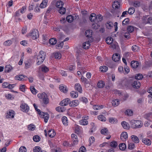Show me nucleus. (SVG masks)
Here are the masks:
<instances>
[{"label": "nucleus", "mask_w": 152, "mask_h": 152, "mask_svg": "<svg viewBox=\"0 0 152 152\" xmlns=\"http://www.w3.org/2000/svg\"><path fill=\"white\" fill-rule=\"evenodd\" d=\"M27 35L28 37H30L33 40H36L39 37V31L36 29H33L30 31Z\"/></svg>", "instance_id": "f257e3e1"}, {"label": "nucleus", "mask_w": 152, "mask_h": 152, "mask_svg": "<svg viewBox=\"0 0 152 152\" xmlns=\"http://www.w3.org/2000/svg\"><path fill=\"white\" fill-rule=\"evenodd\" d=\"M142 125V123L140 121L132 120L131 121V126L133 128H140L141 127Z\"/></svg>", "instance_id": "f03ea898"}, {"label": "nucleus", "mask_w": 152, "mask_h": 152, "mask_svg": "<svg viewBox=\"0 0 152 152\" xmlns=\"http://www.w3.org/2000/svg\"><path fill=\"white\" fill-rule=\"evenodd\" d=\"M71 137L72 141H71V145H72V147H73L78 144V140L77 136L75 134H71Z\"/></svg>", "instance_id": "7ed1b4c3"}, {"label": "nucleus", "mask_w": 152, "mask_h": 152, "mask_svg": "<svg viewBox=\"0 0 152 152\" xmlns=\"http://www.w3.org/2000/svg\"><path fill=\"white\" fill-rule=\"evenodd\" d=\"M40 117L44 118V121L46 123L47 122L49 118V116L48 113H45L44 112H39V115Z\"/></svg>", "instance_id": "20e7f679"}, {"label": "nucleus", "mask_w": 152, "mask_h": 152, "mask_svg": "<svg viewBox=\"0 0 152 152\" xmlns=\"http://www.w3.org/2000/svg\"><path fill=\"white\" fill-rule=\"evenodd\" d=\"M70 100L69 98H66L61 101L60 103L59 104L61 106L67 105L70 102Z\"/></svg>", "instance_id": "39448f33"}, {"label": "nucleus", "mask_w": 152, "mask_h": 152, "mask_svg": "<svg viewBox=\"0 0 152 152\" xmlns=\"http://www.w3.org/2000/svg\"><path fill=\"white\" fill-rule=\"evenodd\" d=\"M15 115L14 111L12 110H10L6 113V117L7 118L14 117Z\"/></svg>", "instance_id": "423d86ee"}, {"label": "nucleus", "mask_w": 152, "mask_h": 152, "mask_svg": "<svg viewBox=\"0 0 152 152\" xmlns=\"http://www.w3.org/2000/svg\"><path fill=\"white\" fill-rule=\"evenodd\" d=\"M131 85L134 88L136 89H138L140 86V83L138 80L134 81L133 83L132 82Z\"/></svg>", "instance_id": "0eeeda50"}, {"label": "nucleus", "mask_w": 152, "mask_h": 152, "mask_svg": "<svg viewBox=\"0 0 152 152\" xmlns=\"http://www.w3.org/2000/svg\"><path fill=\"white\" fill-rule=\"evenodd\" d=\"M59 88L61 92L64 93H67L68 91V89L66 86L63 84L59 85Z\"/></svg>", "instance_id": "6e6552de"}, {"label": "nucleus", "mask_w": 152, "mask_h": 152, "mask_svg": "<svg viewBox=\"0 0 152 152\" xmlns=\"http://www.w3.org/2000/svg\"><path fill=\"white\" fill-rule=\"evenodd\" d=\"M139 65V62L134 60L132 61L130 63L132 69H136L138 67Z\"/></svg>", "instance_id": "1a4fd4ad"}, {"label": "nucleus", "mask_w": 152, "mask_h": 152, "mask_svg": "<svg viewBox=\"0 0 152 152\" xmlns=\"http://www.w3.org/2000/svg\"><path fill=\"white\" fill-rule=\"evenodd\" d=\"M90 20L94 23L97 22H98V19L96 18V14L95 13H92L90 15L89 17Z\"/></svg>", "instance_id": "9d476101"}, {"label": "nucleus", "mask_w": 152, "mask_h": 152, "mask_svg": "<svg viewBox=\"0 0 152 152\" xmlns=\"http://www.w3.org/2000/svg\"><path fill=\"white\" fill-rule=\"evenodd\" d=\"M21 110L26 112H27L29 110V107L28 105L25 104H23L20 105Z\"/></svg>", "instance_id": "9b49d317"}, {"label": "nucleus", "mask_w": 152, "mask_h": 152, "mask_svg": "<svg viewBox=\"0 0 152 152\" xmlns=\"http://www.w3.org/2000/svg\"><path fill=\"white\" fill-rule=\"evenodd\" d=\"M112 58L114 61H118L120 59V55L118 53H116L113 55Z\"/></svg>", "instance_id": "f8f14e48"}, {"label": "nucleus", "mask_w": 152, "mask_h": 152, "mask_svg": "<svg viewBox=\"0 0 152 152\" xmlns=\"http://www.w3.org/2000/svg\"><path fill=\"white\" fill-rule=\"evenodd\" d=\"M40 55H38L37 60V65H39L42 64L45 59L43 57H40Z\"/></svg>", "instance_id": "ddd939ff"}, {"label": "nucleus", "mask_w": 152, "mask_h": 152, "mask_svg": "<svg viewBox=\"0 0 152 152\" xmlns=\"http://www.w3.org/2000/svg\"><path fill=\"white\" fill-rule=\"evenodd\" d=\"M13 69V67L10 64L6 65L4 68V72L6 73H9Z\"/></svg>", "instance_id": "4468645a"}, {"label": "nucleus", "mask_w": 152, "mask_h": 152, "mask_svg": "<svg viewBox=\"0 0 152 152\" xmlns=\"http://www.w3.org/2000/svg\"><path fill=\"white\" fill-rule=\"evenodd\" d=\"M88 119V117H85L84 119L80 120V123L81 125H86L88 124V123L87 121Z\"/></svg>", "instance_id": "2eb2a0df"}, {"label": "nucleus", "mask_w": 152, "mask_h": 152, "mask_svg": "<svg viewBox=\"0 0 152 152\" xmlns=\"http://www.w3.org/2000/svg\"><path fill=\"white\" fill-rule=\"evenodd\" d=\"M75 88L76 90L78 91L80 93H82V88L80 84H76L75 86Z\"/></svg>", "instance_id": "dca6fc26"}, {"label": "nucleus", "mask_w": 152, "mask_h": 152, "mask_svg": "<svg viewBox=\"0 0 152 152\" xmlns=\"http://www.w3.org/2000/svg\"><path fill=\"white\" fill-rule=\"evenodd\" d=\"M75 17L76 18V16L74 17L71 15H69L66 17V19L68 22L69 23H71L73 21L74 19H76Z\"/></svg>", "instance_id": "f3484780"}, {"label": "nucleus", "mask_w": 152, "mask_h": 152, "mask_svg": "<svg viewBox=\"0 0 152 152\" xmlns=\"http://www.w3.org/2000/svg\"><path fill=\"white\" fill-rule=\"evenodd\" d=\"M121 139L123 141H125L128 138V134L126 132H124L121 134L120 137Z\"/></svg>", "instance_id": "a211bd4d"}, {"label": "nucleus", "mask_w": 152, "mask_h": 152, "mask_svg": "<svg viewBox=\"0 0 152 152\" xmlns=\"http://www.w3.org/2000/svg\"><path fill=\"white\" fill-rule=\"evenodd\" d=\"M64 3L61 1L59 0L57 1L56 3V7L60 8H62L64 5Z\"/></svg>", "instance_id": "6ab92c4d"}, {"label": "nucleus", "mask_w": 152, "mask_h": 152, "mask_svg": "<svg viewBox=\"0 0 152 152\" xmlns=\"http://www.w3.org/2000/svg\"><path fill=\"white\" fill-rule=\"evenodd\" d=\"M48 1V0H43L42 3L40 4V7L41 8H45L47 5Z\"/></svg>", "instance_id": "aec40b11"}, {"label": "nucleus", "mask_w": 152, "mask_h": 152, "mask_svg": "<svg viewBox=\"0 0 152 152\" xmlns=\"http://www.w3.org/2000/svg\"><path fill=\"white\" fill-rule=\"evenodd\" d=\"M92 31L91 30H88L86 31L85 33V36L88 38L92 37Z\"/></svg>", "instance_id": "412c9836"}, {"label": "nucleus", "mask_w": 152, "mask_h": 152, "mask_svg": "<svg viewBox=\"0 0 152 152\" xmlns=\"http://www.w3.org/2000/svg\"><path fill=\"white\" fill-rule=\"evenodd\" d=\"M61 120L63 124L65 126L68 125V122L67 117L65 116L61 118Z\"/></svg>", "instance_id": "4be33fe9"}, {"label": "nucleus", "mask_w": 152, "mask_h": 152, "mask_svg": "<svg viewBox=\"0 0 152 152\" xmlns=\"http://www.w3.org/2000/svg\"><path fill=\"white\" fill-rule=\"evenodd\" d=\"M131 139L132 141L135 143H137L139 142V140L138 138L135 135H132L131 136Z\"/></svg>", "instance_id": "5701e85b"}, {"label": "nucleus", "mask_w": 152, "mask_h": 152, "mask_svg": "<svg viewBox=\"0 0 152 152\" xmlns=\"http://www.w3.org/2000/svg\"><path fill=\"white\" fill-rule=\"evenodd\" d=\"M121 125L125 129H129L130 128L129 124L126 121H123L121 122Z\"/></svg>", "instance_id": "b1692460"}, {"label": "nucleus", "mask_w": 152, "mask_h": 152, "mask_svg": "<svg viewBox=\"0 0 152 152\" xmlns=\"http://www.w3.org/2000/svg\"><path fill=\"white\" fill-rule=\"evenodd\" d=\"M112 7L114 9H118L120 7L119 2L117 1H114L113 3Z\"/></svg>", "instance_id": "393cba45"}, {"label": "nucleus", "mask_w": 152, "mask_h": 152, "mask_svg": "<svg viewBox=\"0 0 152 152\" xmlns=\"http://www.w3.org/2000/svg\"><path fill=\"white\" fill-rule=\"evenodd\" d=\"M90 44L89 41L83 43V48L85 49H88L90 46Z\"/></svg>", "instance_id": "a878e982"}, {"label": "nucleus", "mask_w": 152, "mask_h": 152, "mask_svg": "<svg viewBox=\"0 0 152 152\" xmlns=\"http://www.w3.org/2000/svg\"><path fill=\"white\" fill-rule=\"evenodd\" d=\"M48 136L51 138L53 137L56 135L55 132L52 129L49 130L48 132Z\"/></svg>", "instance_id": "bb28decb"}, {"label": "nucleus", "mask_w": 152, "mask_h": 152, "mask_svg": "<svg viewBox=\"0 0 152 152\" xmlns=\"http://www.w3.org/2000/svg\"><path fill=\"white\" fill-rule=\"evenodd\" d=\"M99 70L102 72H106L108 69V67L105 66H101L99 67Z\"/></svg>", "instance_id": "cd10ccee"}, {"label": "nucleus", "mask_w": 152, "mask_h": 152, "mask_svg": "<svg viewBox=\"0 0 152 152\" xmlns=\"http://www.w3.org/2000/svg\"><path fill=\"white\" fill-rule=\"evenodd\" d=\"M105 84L104 82L102 80H100L97 83V86L98 88H101L104 86Z\"/></svg>", "instance_id": "c85d7f7f"}, {"label": "nucleus", "mask_w": 152, "mask_h": 152, "mask_svg": "<svg viewBox=\"0 0 152 152\" xmlns=\"http://www.w3.org/2000/svg\"><path fill=\"white\" fill-rule=\"evenodd\" d=\"M142 141L143 142L147 145H151V141L149 139L145 138L144 139H142Z\"/></svg>", "instance_id": "c756f323"}, {"label": "nucleus", "mask_w": 152, "mask_h": 152, "mask_svg": "<svg viewBox=\"0 0 152 152\" xmlns=\"http://www.w3.org/2000/svg\"><path fill=\"white\" fill-rule=\"evenodd\" d=\"M113 24L111 21H108L106 23V26L107 28L108 29H111L113 26Z\"/></svg>", "instance_id": "7c9ffc66"}, {"label": "nucleus", "mask_w": 152, "mask_h": 152, "mask_svg": "<svg viewBox=\"0 0 152 152\" xmlns=\"http://www.w3.org/2000/svg\"><path fill=\"white\" fill-rule=\"evenodd\" d=\"M132 50L134 52H138L140 51V48L138 46L134 45L132 46Z\"/></svg>", "instance_id": "2f4dec72"}, {"label": "nucleus", "mask_w": 152, "mask_h": 152, "mask_svg": "<svg viewBox=\"0 0 152 152\" xmlns=\"http://www.w3.org/2000/svg\"><path fill=\"white\" fill-rule=\"evenodd\" d=\"M113 38L111 37H107L106 39V42L108 44H111L113 42Z\"/></svg>", "instance_id": "473e14b6"}, {"label": "nucleus", "mask_w": 152, "mask_h": 152, "mask_svg": "<svg viewBox=\"0 0 152 152\" xmlns=\"http://www.w3.org/2000/svg\"><path fill=\"white\" fill-rule=\"evenodd\" d=\"M112 103L113 106L116 107L119 104V101L118 99H115L113 100Z\"/></svg>", "instance_id": "72a5a7b5"}, {"label": "nucleus", "mask_w": 152, "mask_h": 152, "mask_svg": "<svg viewBox=\"0 0 152 152\" xmlns=\"http://www.w3.org/2000/svg\"><path fill=\"white\" fill-rule=\"evenodd\" d=\"M120 149L122 151L125 150L126 148V145L124 143H121L119 146Z\"/></svg>", "instance_id": "f704fd0d"}, {"label": "nucleus", "mask_w": 152, "mask_h": 152, "mask_svg": "<svg viewBox=\"0 0 152 152\" xmlns=\"http://www.w3.org/2000/svg\"><path fill=\"white\" fill-rule=\"evenodd\" d=\"M104 107V106L103 105H94L93 108L94 110H101Z\"/></svg>", "instance_id": "c9c22d12"}, {"label": "nucleus", "mask_w": 152, "mask_h": 152, "mask_svg": "<svg viewBox=\"0 0 152 152\" xmlns=\"http://www.w3.org/2000/svg\"><path fill=\"white\" fill-rule=\"evenodd\" d=\"M124 70L123 72L125 74H128L130 71L129 67L127 65L124 66Z\"/></svg>", "instance_id": "e433bc0d"}, {"label": "nucleus", "mask_w": 152, "mask_h": 152, "mask_svg": "<svg viewBox=\"0 0 152 152\" xmlns=\"http://www.w3.org/2000/svg\"><path fill=\"white\" fill-rule=\"evenodd\" d=\"M56 110L58 112H63L65 110V109L64 107H61L60 106H58L56 108Z\"/></svg>", "instance_id": "4c0bfd02"}, {"label": "nucleus", "mask_w": 152, "mask_h": 152, "mask_svg": "<svg viewBox=\"0 0 152 152\" xmlns=\"http://www.w3.org/2000/svg\"><path fill=\"white\" fill-rule=\"evenodd\" d=\"M135 147V144L133 143H129L128 144V148L129 150H132L134 149Z\"/></svg>", "instance_id": "58836bf2"}, {"label": "nucleus", "mask_w": 152, "mask_h": 152, "mask_svg": "<svg viewBox=\"0 0 152 152\" xmlns=\"http://www.w3.org/2000/svg\"><path fill=\"white\" fill-rule=\"evenodd\" d=\"M57 42L56 39L55 38H52L50 39L49 41V43L51 45H54Z\"/></svg>", "instance_id": "ea45409f"}, {"label": "nucleus", "mask_w": 152, "mask_h": 152, "mask_svg": "<svg viewBox=\"0 0 152 152\" xmlns=\"http://www.w3.org/2000/svg\"><path fill=\"white\" fill-rule=\"evenodd\" d=\"M127 30L129 33H131L134 30V27L131 26H129L127 27Z\"/></svg>", "instance_id": "a19ab883"}, {"label": "nucleus", "mask_w": 152, "mask_h": 152, "mask_svg": "<svg viewBox=\"0 0 152 152\" xmlns=\"http://www.w3.org/2000/svg\"><path fill=\"white\" fill-rule=\"evenodd\" d=\"M30 90L31 93L34 95H36L37 93V90L32 86L30 87Z\"/></svg>", "instance_id": "79ce46f5"}, {"label": "nucleus", "mask_w": 152, "mask_h": 152, "mask_svg": "<svg viewBox=\"0 0 152 152\" xmlns=\"http://www.w3.org/2000/svg\"><path fill=\"white\" fill-rule=\"evenodd\" d=\"M42 101L45 104H47L49 102V99L47 96H43Z\"/></svg>", "instance_id": "37998d69"}, {"label": "nucleus", "mask_w": 152, "mask_h": 152, "mask_svg": "<svg viewBox=\"0 0 152 152\" xmlns=\"http://www.w3.org/2000/svg\"><path fill=\"white\" fill-rule=\"evenodd\" d=\"M101 133L102 134L104 135H107L108 134V131L106 128H104L102 129L101 131Z\"/></svg>", "instance_id": "c03bdc74"}, {"label": "nucleus", "mask_w": 152, "mask_h": 152, "mask_svg": "<svg viewBox=\"0 0 152 152\" xmlns=\"http://www.w3.org/2000/svg\"><path fill=\"white\" fill-rule=\"evenodd\" d=\"M76 66L75 65H70L69 66V70L71 72H73L75 70Z\"/></svg>", "instance_id": "a18cd8bd"}, {"label": "nucleus", "mask_w": 152, "mask_h": 152, "mask_svg": "<svg viewBox=\"0 0 152 152\" xmlns=\"http://www.w3.org/2000/svg\"><path fill=\"white\" fill-rule=\"evenodd\" d=\"M33 151L34 152H41V149L40 147L37 146L34 148Z\"/></svg>", "instance_id": "49530a36"}, {"label": "nucleus", "mask_w": 152, "mask_h": 152, "mask_svg": "<svg viewBox=\"0 0 152 152\" xmlns=\"http://www.w3.org/2000/svg\"><path fill=\"white\" fill-rule=\"evenodd\" d=\"M66 11V9L65 8L63 7L62 8H60L58 10L59 12L61 14H64Z\"/></svg>", "instance_id": "de8ad7c7"}, {"label": "nucleus", "mask_w": 152, "mask_h": 152, "mask_svg": "<svg viewBox=\"0 0 152 152\" xmlns=\"http://www.w3.org/2000/svg\"><path fill=\"white\" fill-rule=\"evenodd\" d=\"M70 104H71V105L74 107H75L78 105L79 102L77 100H75L74 101H72V102L70 103Z\"/></svg>", "instance_id": "09e8293b"}, {"label": "nucleus", "mask_w": 152, "mask_h": 152, "mask_svg": "<svg viewBox=\"0 0 152 152\" xmlns=\"http://www.w3.org/2000/svg\"><path fill=\"white\" fill-rule=\"evenodd\" d=\"M135 11V9L133 7L129 8L128 10V13L130 15L133 14Z\"/></svg>", "instance_id": "8fccbe9b"}, {"label": "nucleus", "mask_w": 152, "mask_h": 152, "mask_svg": "<svg viewBox=\"0 0 152 152\" xmlns=\"http://www.w3.org/2000/svg\"><path fill=\"white\" fill-rule=\"evenodd\" d=\"M118 144L117 142L115 141H113L110 143V146L114 148H116Z\"/></svg>", "instance_id": "3c124183"}, {"label": "nucleus", "mask_w": 152, "mask_h": 152, "mask_svg": "<svg viewBox=\"0 0 152 152\" xmlns=\"http://www.w3.org/2000/svg\"><path fill=\"white\" fill-rule=\"evenodd\" d=\"M35 128L36 127L35 125L33 124H30L29 125H28V129L29 130L31 131L34 130V129H35Z\"/></svg>", "instance_id": "603ef678"}, {"label": "nucleus", "mask_w": 152, "mask_h": 152, "mask_svg": "<svg viewBox=\"0 0 152 152\" xmlns=\"http://www.w3.org/2000/svg\"><path fill=\"white\" fill-rule=\"evenodd\" d=\"M98 118L99 120L102 121H105L106 120V118L102 115H100L98 116Z\"/></svg>", "instance_id": "864d4df0"}, {"label": "nucleus", "mask_w": 152, "mask_h": 152, "mask_svg": "<svg viewBox=\"0 0 152 152\" xmlns=\"http://www.w3.org/2000/svg\"><path fill=\"white\" fill-rule=\"evenodd\" d=\"M112 94H115V95H121V92L120 91L117 90H113L112 91Z\"/></svg>", "instance_id": "5fc2aeb1"}, {"label": "nucleus", "mask_w": 152, "mask_h": 152, "mask_svg": "<svg viewBox=\"0 0 152 152\" xmlns=\"http://www.w3.org/2000/svg\"><path fill=\"white\" fill-rule=\"evenodd\" d=\"M92 27L93 28L96 29L99 27V25L98 22H95L92 24Z\"/></svg>", "instance_id": "6e6d98bb"}, {"label": "nucleus", "mask_w": 152, "mask_h": 152, "mask_svg": "<svg viewBox=\"0 0 152 152\" xmlns=\"http://www.w3.org/2000/svg\"><path fill=\"white\" fill-rule=\"evenodd\" d=\"M33 140L34 142H39L40 139V137L38 135H35L33 137Z\"/></svg>", "instance_id": "4d7b16f0"}, {"label": "nucleus", "mask_w": 152, "mask_h": 152, "mask_svg": "<svg viewBox=\"0 0 152 152\" xmlns=\"http://www.w3.org/2000/svg\"><path fill=\"white\" fill-rule=\"evenodd\" d=\"M12 44V41L10 40H8L4 43V45L6 46H8Z\"/></svg>", "instance_id": "13d9d810"}, {"label": "nucleus", "mask_w": 152, "mask_h": 152, "mask_svg": "<svg viewBox=\"0 0 152 152\" xmlns=\"http://www.w3.org/2000/svg\"><path fill=\"white\" fill-rule=\"evenodd\" d=\"M54 57L56 58L60 59L61 57V55L60 53L56 52L54 54Z\"/></svg>", "instance_id": "bf43d9fd"}, {"label": "nucleus", "mask_w": 152, "mask_h": 152, "mask_svg": "<svg viewBox=\"0 0 152 152\" xmlns=\"http://www.w3.org/2000/svg\"><path fill=\"white\" fill-rule=\"evenodd\" d=\"M24 63L25 64V68L26 69L30 68L31 65V62L27 61H25Z\"/></svg>", "instance_id": "052dcab7"}, {"label": "nucleus", "mask_w": 152, "mask_h": 152, "mask_svg": "<svg viewBox=\"0 0 152 152\" xmlns=\"http://www.w3.org/2000/svg\"><path fill=\"white\" fill-rule=\"evenodd\" d=\"M74 128V129L76 133H78L80 132V129L79 126L77 125H75Z\"/></svg>", "instance_id": "680f3d73"}, {"label": "nucleus", "mask_w": 152, "mask_h": 152, "mask_svg": "<svg viewBox=\"0 0 152 152\" xmlns=\"http://www.w3.org/2000/svg\"><path fill=\"white\" fill-rule=\"evenodd\" d=\"M143 76L142 75L140 74H136L135 77V78L137 80H141L143 78Z\"/></svg>", "instance_id": "e2e57ef3"}, {"label": "nucleus", "mask_w": 152, "mask_h": 152, "mask_svg": "<svg viewBox=\"0 0 152 152\" xmlns=\"http://www.w3.org/2000/svg\"><path fill=\"white\" fill-rule=\"evenodd\" d=\"M94 138L93 136H91L89 139V144L88 145L90 146L94 142Z\"/></svg>", "instance_id": "0e129e2a"}, {"label": "nucleus", "mask_w": 152, "mask_h": 152, "mask_svg": "<svg viewBox=\"0 0 152 152\" xmlns=\"http://www.w3.org/2000/svg\"><path fill=\"white\" fill-rule=\"evenodd\" d=\"M140 2L137 1H134L133 4L134 6L135 7H139L140 6Z\"/></svg>", "instance_id": "69168bd1"}, {"label": "nucleus", "mask_w": 152, "mask_h": 152, "mask_svg": "<svg viewBox=\"0 0 152 152\" xmlns=\"http://www.w3.org/2000/svg\"><path fill=\"white\" fill-rule=\"evenodd\" d=\"M129 21V18L125 19L122 22V25L124 26L127 24Z\"/></svg>", "instance_id": "338daca9"}, {"label": "nucleus", "mask_w": 152, "mask_h": 152, "mask_svg": "<svg viewBox=\"0 0 152 152\" xmlns=\"http://www.w3.org/2000/svg\"><path fill=\"white\" fill-rule=\"evenodd\" d=\"M19 151V152H26V149L25 147L22 146L20 148Z\"/></svg>", "instance_id": "774afa93"}]
</instances>
